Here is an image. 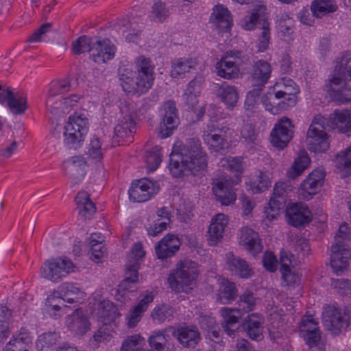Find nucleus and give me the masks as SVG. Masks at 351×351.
<instances>
[{
  "mask_svg": "<svg viewBox=\"0 0 351 351\" xmlns=\"http://www.w3.org/2000/svg\"><path fill=\"white\" fill-rule=\"evenodd\" d=\"M293 128L289 118L284 117L279 119L270 134L272 145L280 149L286 147L293 138Z\"/></svg>",
  "mask_w": 351,
  "mask_h": 351,
  "instance_id": "15",
  "label": "nucleus"
},
{
  "mask_svg": "<svg viewBox=\"0 0 351 351\" xmlns=\"http://www.w3.org/2000/svg\"><path fill=\"white\" fill-rule=\"evenodd\" d=\"M245 184L248 191L256 194L268 190L271 181L269 173L258 170L253 176L247 178Z\"/></svg>",
  "mask_w": 351,
  "mask_h": 351,
  "instance_id": "38",
  "label": "nucleus"
},
{
  "mask_svg": "<svg viewBox=\"0 0 351 351\" xmlns=\"http://www.w3.org/2000/svg\"><path fill=\"white\" fill-rule=\"evenodd\" d=\"M209 23L219 29L230 31L233 25L232 14L227 7L218 3L212 9Z\"/></svg>",
  "mask_w": 351,
  "mask_h": 351,
  "instance_id": "23",
  "label": "nucleus"
},
{
  "mask_svg": "<svg viewBox=\"0 0 351 351\" xmlns=\"http://www.w3.org/2000/svg\"><path fill=\"white\" fill-rule=\"evenodd\" d=\"M350 315L346 310L335 305H328L324 308L323 322L328 330L338 335L346 330L350 324Z\"/></svg>",
  "mask_w": 351,
  "mask_h": 351,
  "instance_id": "11",
  "label": "nucleus"
},
{
  "mask_svg": "<svg viewBox=\"0 0 351 351\" xmlns=\"http://www.w3.org/2000/svg\"><path fill=\"white\" fill-rule=\"evenodd\" d=\"M318 322L311 315H304L299 326L300 335H306L307 332L315 331L318 329Z\"/></svg>",
  "mask_w": 351,
  "mask_h": 351,
  "instance_id": "63",
  "label": "nucleus"
},
{
  "mask_svg": "<svg viewBox=\"0 0 351 351\" xmlns=\"http://www.w3.org/2000/svg\"><path fill=\"white\" fill-rule=\"evenodd\" d=\"M228 265L232 271L243 278H248L252 276V269L245 260L234 257L232 253L228 254Z\"/></svg>",
  "mask_w": 351,
  "mask_h": 351,
  "instance_id": "46",
  "label": "nucleus"
},
{
  "mask_svg": "<svg viewBox=\"0 0 351 351\" xmlns=\"http://www.w3.org/2000/svg\"><path fill=\"white\" fill-rule=\"evenodd\" d=\"M137 72L125 70L120 74L121 86L128 94L141 95L147 93L153 86L154 81V64L149 58L140 56L135 59Z\"/></svg>",
  "mask_w": 351,
  "mask_h": 351,
  "instance_id": "3",
  "label": "nucleus"
},
{
  "mask_svg": "<svg viewBox=\"0 0 351 351\" xmlns=\"http://www.w3.org/2000/svg\"><path fill=\"white\" fill-rule=\"evenodd\" d=\"M145 345V338L139 334H134L123 340L120 351H152L144 349Z\"/></svg>",
  "mask_w": 351,
  "mask_h": 351,
  "instance_id": "51",
  "label": "nucleus"
},
{
  "mask_svg": "<svg viewBox=\"0 0 351 351\" xmlns=\"http://www.w3.org/2000/svg\"><path fill=\"white\" fill-rule=\"evenodd\" d=\"M310 161L307 153L305 151L301 152L295 159L291 169L288 171V177L294 179L300 176L308 168Z\"/></svg>",
  "mask_w": 351,
  "mask_h": 351,
  "instance_id": "49",
  "label": "nucleus"
},
{
  "mask_svg": "<svg viewBox=\"0 0 351 351\" xmlns=\"http://www.w3.org/2000/svg\"><path fill=\"white\" fill-rule=\"evenodd\" d=\"M165 330H156L148 338V343L149 346L157 350L161 351L164 349V346L166 342Z\"/></svg>",
  "mask_w": 351,
  "mask_h": 351,
  "instance_id": "62",
  "label": "nucleus"
},
{
  "mask_svg": "<svg viewBox=\"0 0 351 351\" xmlns=\"http://www.w3.org/2000/svg\"><path fill=\"white\" fill-rule=\"evenodd\" d=\"M208 156L200 140L188 139L178 152L173 149L170 155L169 171L175 178L190 174L197 175L206 171Z\"/></svg>",
  "mask_w": 351,
  "mask_h": 351,
  "instance_id": "1",
  "label": "nucleus"
},
{
  "mask_svg": "<svg viewBox=\"0 0 351 351\" xmlns=\"http://www.w3.org/2000/svg\"><path fill=\"white\" fill-rule=\"evenodd\" d=\"M75 265L66 257L51 258L43 263L40 268L42 278L51 282H58L74 271Z\"/></svg>",
  "mask_w": 351,
  "mask_h": 351,
  "instance_id": "10",
  "label": "nucleus"
},
{
  "mask_svg": "<svg viewBox=\"0 0 351 351\" xmlns=\"http://www.w3.org/2000/svg\"><path fill=\"white\" fill-rule=\"evenodd\" d=\"M95 43V38L87 36H82L77 38L72 43L71 50L74 54H81L84 52H89L90 55V49Z\"/></svg>",
  "mask_w": 351,
  "mask_h": 351,
  "instance_id": "56",
  "label": "nucleus"
},
{
  "mask_svg": "<svg viewBox=\"0 0 351 351\" xmlns=\"http://www.w3.org/2000/svg\"><path fill=\"white\" fill-rule=\"evenodd\" d=\"M179 343L184 347H194L197 344L200 334L197 328L195 326H182L173 332Z\"/></svg>",
  "mask_w": 351,
  "mask_h": 351,
  "instance_id": "34",
  "label": "nucleus"
},
{
  "mask_svg": "<svg viewBox=\"0 0 351 351\" xmlns=\"http://www.w3.org/2000/svg\"><path fill=\"white\" fill-rule=\"evenodd\" d=\"M266 6L262 2H254L250 14L243 16L239 22L242 29L247 31L252 30L258 21L264 16Z\"/></svg>",
  "mask_w": 351,
  "mask_h": 351,
  "instance_id": "40",
  "label": "nucleus"
},
{
  "mask_svg": "<svg viewBox=\"0 0 351 351\" xmlns=\"http://www.w3.org/2000/svg\"><path fill=\"white\" fill-rule=\"evenodd\" d=\"M63 166L66 174L73 184H77L84 179L87 169L86 161L84 157L81 156L70 157L64 162Z\"/></svg>",
  "mask_w": 351,
  "mask_h": 351,
  "instance_id": "20",
  "label": "nucleus"
},
{
  "mask_svg": "<svg viewBox=\"0 0 351 351\" xmlns=\"http://www.w3.org/2000/svg\"><path fill=\"white\" fill-rule=\"evenodd\" d=\"M336 167L339 171L351 173V146L339 152L335 158Z\"/></svg>",
  "mask_w": 351,
  "mask_h": 351,
  "instance_id": "60",
  "label": "nucleus"
},
{
  "mask_svg": "<svg viewBox=\"0 0 351 351\" xmlns=\"http://www.w3.org/2000/svg\"><path fill=\"white\" fill-rule=\"evenodd\" d=\"M247 59L241 51H228L216 63V73L220 77L228 80L238 78L240 75L239 64L245 62Z\"/></svg>",
  "mask_w": 351,
  "mask_h": 351,
  "instance_id": "9",
  "label": "nucleus"
},
{
  "mask_svg": "<svg viewBox=\"0 0 351 351\" xmlns=\"http://www.w3.org/2000/svg\"><path fill=\"white\" fill-rule=\"evenodd\" d=\"M238 239L239 245L253 256L262 251L263 245L258 234L249 227L241 228Z\"/></svg>",
  "mask_w": 351,
  "mask_h": 351,
  "instance_id": "21",
  "label": "nucleus"
},
{
  "mask_svg": "<svg viewBox=\"0 0 351 351\" xmlns=\"http://www.w3.org/2000/svg\"><path fill=\"white\" fill-rule=\"evenodd\" d=\"M216 97L228 110H233L237 105L239 94L237 88L226 82L217 84L215 86Z\"/></svg>",
  "mask_w": 351,
  "mask_h": 351,
  "instance_id": "24",
  "label": "nucleus"
},
{
  "mask_svg": "<svg viewBox=\"0 0 351 351\" xmlns=\"http://www.w3.org/2000/svg\"><path fill=\"white\" fill-rule=\"evenodd\" d=\"M232 133L233 130L228 126L211 122L204 129L202 139L211 152H219L230 147L228 138Z\"/></svg>",
  "mask_w": 351,
  "mask_h": 351,
  "instance_id": "7",
  "label": "nucleus"
},
{
  "mask_svg": "<svg viewBox=\"0 0 351 351\" xmlns=\"http://www.w3.org/2000/svg\"><path fill=\"white\" fill-rule=\"evenodd\" d=\"M325 90L335 101H351V53L337 58L333 71L328 75Z\"/></svg>",
  "mask_w": 351,
  "mask_h": 351,
  "instance_id": "2",
  "label": "nucleus"
},
{
  "mask_svg": "<svg viewBox=\"0 0 351 351\" xmlns=\"http://www.w3.org/2000/svg\"><path fill=\"white\" fill-rule=\"evenodd\" d=\"M198 273V265L195 262L189 260L180 261L169 275V287L176 292L188 293L195 286Z\"/></svg>",
  "mask_w": 351,
  "mask_h": 351,
  "instance_id": "6",
  "label": "nucleus"
},
{
  "mask_svg": "<svg viewBox=\"0 0 351 351\" xmlns=\"http://www.w3.org/2000/svg\"><path fill=\"white\" fill-rule=\"evenodd\" d=\"M8 106L10 111L15 114H23L27 108V97L23 93H12L9 97Z\"/></svg>",
  "mask_w": 351,
  "mask_h": 351,
  "instance_id": "52",
  "label": "nucleus"
},
{
  "mask_svg": "<svg viewBox=\"0 0 351 351\" xmlns=\"http://www.w3.org/2000/svg\"><path fill=\"white\" fill-rule=\"evenodd\" d=\"M104 151V149L102 148V144L99 138L93 136L88 145L87 154L91 159L99 162V165L101 168H103L101 160L103 158Z\"/></svg>",
  "mask_w": 351,
  "mask_h": 351,
  "instance_id": "57",
  "label": "nucleus"
},
{
  "mask_svg": "<svg viewBox=\"0 0 351 351\" xmlns=\"http://www.w3.org/2000/svg\"><path fill=\"white\" fill-rule=\"evenodd\" d=\"M160 113L162 120L160 123L159 134L161 138H165L170 136L178 125L179 119L175 102H165Z\"/></svg>",
  "mask_w": 351,
  "mask_h": 351,
  "instance_id": "13",
  "label": "nucleus"
},
{
  "mask_svg": "<svg viewBox=\"0 0 351 351\" xmlns=\"http://www.w3.org/2000/svg\"><path fill=\"white\" fill-rule=\"evenodd\" d=\"M337 8L335 0H314L311 6L313 16L317 18L335 12Z\"/></svg>",
  "mask_w": 351,
  "mask_h": 351,
  "instance_id": "47",
  "label": "nucleus"
},
{
  "mask_svg": "<svg viewBox=\"0 0 351 351\" xmlns=\"http://www.w3.org/2000/svg\"><path fill=\"white\" fill-rule=\"evenodd\" d=\"M289 223L295 227H299L308 223L313 215L308 206L303 203L291 205L287 210Z\"/></svg>",
  "mask_w": 351,
  "mask_h": 351,
  "instance_id": "27",
  "label": "nucleus"
},
{
  "mask_svg": "<svg viewBox=\"0 0 351 351\" xmlns=\"http://www.w3.org/2000/svg\"><path fill=\"white\" fill-rule=\"evenodd\" d=\"M99 322H119L121 317L118 308L108 300H104L98 304L96 313Z\"/></svg>",
  "mask_w": 351,
  "mask_h": 351,
  "instance_id": "33",
  "label": "nucleus"
},
{
  "mask_svg": "<svg viewBox=\"0 0 351 351\" xmlns=\"http://www.w3.org/2000/svg\"><path fill=\"white\" fill-rule=\"evenodd\" d=\"M271 74V64L266 60H259L254 63L251 70L252 83L265 87Z\"/></svg>",
  "mask_w": 351,
  "mask_h": 351,
  "instance_id": "36",
  "label": "nucleus"
},
{
  "mask_svg": "<svg viewBox=\"0 0 351 351\" xmlns=\"http://www.w3.org/2000/svg\"><path fill=\"white\" fill-rule=\"evenodd\" d=\"M202 77H195L189 82L183 95L184 100L189 106V108H191L194 112L197 110L196 106L198 103L197 97L199 96L202 90Z\"/></svg>",
  "mask_w": 351,
  "mask_h": 351,
  "instance_id": "41",
  "label": "nucleus"
},
{
  "mask_svg": "<svg viewBox=\"0 0 351 351\" xmlns=\"http://www.w3.org/2000/svg\"><path fill=\"white\" fill-rule=\"evenodd\" d=\"M88 129V119L85 115L77 113L71 115L64 127V130L76 134H80L82 137H85Z\"/></svg>",
  "mask_w": 351,
  "mask_h": 351,
  "instance_id": "39",
  "label": "nucleus"
},
{
  "mask_svg": "<svg viewBox=\"0 0 351 351\" xmlns=\"http://www.w3.org/2000/svg\"><path fill=\"white\" fill-rule=\"evenodd\" d=\"M273 90L277 91L283 98L293 99L294 106L295 105V95L299 93L300 90L293 80L290 78L282 77L276 82Z\"/></svg>",
  "mask_w": 351,
  "mask_h": 351,
  "instance_id": "42",
  "label": "nucleus"
},
{
  "mask_svg": "<svg viewBox=\"0 0 351 351\" xmlns=\"http://www.w3.org/2000/svg\"><path fill=\"white\" fill-rule=\"evenodd\" d=\"M326 172L322 168L313 170L300 184L298 195L300 199L309 200L322 189Z\"/></svg>",
  "mask_w": 351,
  "mask_h": 351,
  "instance_id": "12",
  "label": "nucleus"
},
{
  "mask_svg": "<svg viewBox=\"0 0 351 351\" xmlns=\"http://www.w3.org/2000/svg\"><path fill=\"white\" fill-rule=\"evenodd\" d=\"M235 297L236 289L234 284L227 279H222L219 282L217 300L221 304H227L233 301Z\"/></svg>",
  "mask_w": 351,
  "mask_h": 351,
  "instance_id": "48",
  "label": "nucleus"
},
{
  "mask_svg": "<svg viewBox=\"0 0 351 351\" xmlns=\"http://www.w3.org/2000/svg\"><path fill=\"white\" fill-rule=\"evenodd\" d=\"M116 29L125 36V39L129 43H138L139 35L136 27H132L131 22L127 19L119 20L115 24Z\"/></svg>",
  "mask_w": 351,
  "mask_h": 351,
  "instance_id": "50",
  "label": "nucleus"
},
{
  "mask_svg": "<svg viewBox=\"0 0 351 351\" xmlns=\"http://www.w3.org/2000/svg\"><path fill=\"white\" fill-rule=\"evenodd\" d=\"M141 296L142 298L130 309L125 315V323L128 328H135L141 321L144 313L153 302L155 293L152 291H145L141 293Z\"/></svg>",
  "mask_w": 351,
  "mask_h": 351,
  "instance_id": "17",
  "label": "nucleus"
},
{
  "mask_svg": "<svg viewBox=\"0 0 351 351\" xmlns=\"http://www.w3.org/2000/svg\"><path fill=\"white\" fill-rule=\"evenodd\" d=\"M223 321L221 323L224 332L230 337L236 336L237 324L243 314L237 308L223 307L221 310Z\"/></svg>",
  "mask_w": 351,
  "mask_h": 351,
  "instance_id": "32",
  "label": "nucleus"
},
{
  "mask_svg": "<svg viewBox=\"0 0 351 351\" xmlns=\"http://www.w3.org/2000/svg\"><path fill=\"white\" fill-rule=\"evenodd\" d=\"M128 108H121L123 116L118 120L114 128V138L119 141H130L136 132V123L135 121L136 112L134 110L128 112Z\"/></svg>",
  "mask_w": 351,
  "mask_h": 351,
  "instance_id": "14",
  "label": "nucleus"
},
{
  "mask_svg": "<svg viewBox=\"0 0 351 351\" xmlns=\"http://www.w3.org/2000/svg\"><path fill=\"white\" fill-rule=\"evenodd\" d=\"M326 119L320 114L315 115L306 132L308 149L313 152H324L329 147L326 131Z\"/></svg>",
  "mask_w": 351,
  "mask_h": 351,
  "instance_id": "8",
  "label": "nucleus"
},
{
  "mask_svg": "<svg viewBox=\"0 0 351 351\" xmlns=\"http://www.w3.org/2000/svg\"><path fill=\"white\" fill-rule=\"evenodd\" d=\"M171 221V214L167 208L163 207L158 210L156 214L149 217L145 224L147 234L156 237L167 229Z\"/></svg>",
  "mask_w": 351,
  "mask_h": 351,
  "instance_id": "19",
  "label": "nucleus"
},
{
  "mask_svg": "<svg viewBox=\"0 0 351 351\" xmlns=\"http://www.w3.org/2000/svg\"><path fill=\"white\" fill-rule=\"evenodd\" d=\"M261 103L266 110L273 114H278L282 111L294 106L293 99H285L274 90H269L261 97Z\"/></svg>",
  "mask_w": 351,
  "mask_h": 351,
  "instance_id": "18",
  "label": "nucleus"
},
{
  "mask_svg": "<svg viewBox=\"0 0 351 351\" xmlns=\"http://www.w3.org/2000/svg\"><path fill=\"white\" fill-rule=\"evenodd\" d=\"M63 136L64 145L69 149H75L80 147L84 141V137L81 136L80 134H76L66 130H64Z\"/></svg>",
  "mask_w": 351,
  "mask_h": 351,
  "instance_id": "64",
  "label": "nucleus"
},
{
  "mask_svg": "<svg viewBox=\"0 0 351 351\" xmlns=\"http://www.w3.org/2000/svg\"><path fill=\"white\" fill-rule=\"evenodd\" d=\"M115 47L108 39L96 40L90 49V58L98 64L104 63L113 58Z\"/></svg>",
  "mask_w": 351,
  "mask_h": 351,
  "instance_id": "26",
  "label": "nucleus"
},
{
  "mask_svg": "<svg viewBox=\"0 0 351 351\" xmlns=\"http://www.w3.org/2000/svg\"><path fill=\"white\" fill-rule=\"evenodd\" d=\"M329 125L332 129L349 136L351 133V112L348 110H335L330 116Z\"/></svg>",
  "mask_w": 351,
  "mask_h": 351,
  "instance_id": "31",
  "label": "nucleus"
},
{
  "mask_svg": "<svg viewBox=\"0 0 351 351\" xmlns=\"http://www.w3.org/2000/svg\"><path fill=\"white\" fill-rule=\"evenodd\" d=\"M181 242L178 236L167 234L158 243L155 250L158 258L171 257L180 249Z\"/></svg>",
  "mask_w": 351,
  "mask_h": 351,
  "instance_id": "30",
  "label": "nucleus"
},
{
  "mask_svg": "<svg viewBox=\"0 0 351 351\" xmlns=\"http://www.w3.org/2000/svg\"><path fill=\"white\" fill-rule=\"evenodd\" d=\"M70 83L66 80L53 82L51 84L45 101L47 108L54 114L68 113L77 105L82 96L72 94L62 97V95L69 91Z\"/></svg>",
  "mask_w": 351,
  "mask_h": 351,
  "instance_id": "5",
  "label": "nucleus"
},
{
  "mask_svg": "<svg viewBox=\"0 0 351 351\" xmlns=\"http://www.w3.org/2000/svg\"><path fill=\"white\" fill-rule=\"evenodd\" d=\"M261 30L256 47L258 52H263L268 49L271 38L269 23L267 21L263 22Z\"/></svg>",
  "mask_w": 351,
  "mask_h": 351,
  "instance_id": "59",
  "label": "nucleus"
},
{
  "mask_svg": "<svg viewBox=\"0 0 351 351\" xmlns=\"http://www.w3.org/2000/svg\"><path fill=\"white\" fill-rule=\"evenodd\" d=\"M161 149L158 146L154 147L147 151L144 156V161L147 165L148 172H153L157 169L162 161Z\"/></svg>",
  "mask_w": 351,
  "mask_h": 351,
  "instance_id": "54",
  "label": "nucleus"
},
{
  "mask_svg": "<svg viewBox=\"0 0 351 351\" xmlns=\"http://www.w3.org/2000/svg\"><path fill=\"white\" fill-rule=\"evenodd\" d=\"M75 200L79 215L84 219H90L95 213L96 207L86 191H80Z\"/></svg>",
  "mask_w": 351,
  "mask_h": 351,
  "instance_id": "43",
  "label": "nucleus"
},
{
  "mask_svg": "<svg viewBox=\"0 0 351 351\" xmlns=\"http://www.w3.org/2000/svg\"><path fill=\"white\" fill-rule=\"evenodd\" d=\"M350 260L351 251L349 247H341L337 245H331L330 264L337 274L346 269Z\"/></svg>",
  "mask_w": 351,
  "mask_h": 351,
  "instance_id": "28",
  "label": "nucleus"
},
{
  "mask_svg": "<svg viewBox=\"0 0 351 351\" xmlns=\"http://www.w3.org/2000/svg\"><path fill=\"white\" fill-rule=\"evenodd\" d=\"M101 325L93 335V343L98 346L101 343L109 341L114 337L119 328V322H100Z\"/></svg>",
  "mask_w": 351,
  "mask_h": 351,
  "instance_id": "44",
  "label": "nucleus"
},
{
  "mask_svg": "<svg viewBox=\"0 0 351 351\" xmlns=\"http://www.w3.org/2000/svg\"><path fill=\"white\" fill-rule=\"evenodd\" d=\"M169 15L170 12L166 5L160 1H156L152 7L149 18L152 22L161 23L165 22Z\"/></svg>",
  "mask_w": 351,
  "mask_h": 351,
  "instance_id": "53",
  "label": "nucleus"
},
{
  "mask_svg": "<svg viewBox=\"0 0 351 351\" xmlns=\"http://www.w3.org/2000/svg\"><path fill=\"white\" fill-rule=\"evenodd\" d=\"M195 60L189 58H180L175 60L171 64V76L175 78H182L186 73L195 69Z\"/></svg>",
  "mask_w": 351,
  "mask_h": 351,
  "instance_id": "45",
  "label": "nucleus"
},
{
  "mask_svg": "<svg viewBox=\"0 0 351 351\" xmlns=\"http://www.w3.org/2000/svg\"><path fill=\"white\" fill-rule=\"evenodd\" d=\"M159 187L156 182L144 178L132 184L128 191L130 199L134 202H144L158 193Z\"/></svg>",
  "mask_w": 351,
  "mask_h": 351,
  "instance_id": "16",
  "label": "nucleus"
},
{
  "mask_svg": "<svg viewBox=\"0 0 351 351\" xmlns=\"http://www.w3.org/2000/svg\"><path fill=\"white\" fill-rule=\"evenodd\" d=\"M133 268L125 267V278L119 285L117 293L115 295L116 300L125 303L130 300L128 293L136 290L135 284L138 280V271L136 265H132Z\"/></svg>",
  "mask_w": 351,
  "mask_h": 351,
  "instance_id": "22",
  "label": "nucleus"
},
{
  "mask_svg": "<svg viewBox=\"0 0 351 351\" xmlns=\"http://www.w3.org/2000/svg\"><path fill=\"white\" fill-rule=\"evenodd\" d=\"M145 254V252L143 249L142 244L141 243H134L131 249L130 254L128 256V261L125 267L132 269L133 268L132 265H136L137 271H138L140 261L144 257Z\"/></svg>",
  "mask_w": 351,
  "mask_h": 351,
  "instance_id": "58",
  "label": "nucleus"
},
{
  "mask_svg": "<svg viewBox=\"0 0 351 351\" xmlns=\"http://www.w3.org/2000/svg\"><path fill=\"white\" fill-rule=\"evenodd\" d=\"M66 325L73 334L83 335L90 329V324L86 315L77 309L66 317Z\"/></svg>",
  "mask_w": 351,
  "mask_h": 351,
  "instance_id": "29",
  "label": "nucleus"
},
{
  "mask_svg": "<svg viewBox=\"0 0 351 351\" xmlns=\"http://www.w3.org/2000/svg\"><path fill=\"white\" fill-rule=\"evenodd\" d=\"M57 290L64 302L69 304L79 303L84 299V292L73 282H64Z\"/></svg>",
  "mask_w": 351,
  "mask_h": 351,
  "instance_id": "35",
  "label": "nucleus"
},
{
  "mask_svg": "<svg viewBox=\"0 0 351 351\" xmlns=\"http://www.w3.org/2000/svg\"><path fill=\"white\" fill-rule=\"evenodd\" d=\"M173 308L166 304H157L151 313L152 319L158 323H163L166 320H169L173 317Z\"/></svg>",
  "mask_w": 351,
  "mask_h": 351,
  "instance_id": "55",
  "label": "nucleus"
},
{
  "mask_svg": "<svg viewBox=\"0 0 351 351\" xmlns=\"http://www.w3.org/2000/svg\"><path fill=\"white\" fill-rule=\"evenodd\" d=\"M10 311L8 307L0 305V337L6 339L10 333Z\"/></svg>",
  "mask_w": 351,
  "mask_h": 351,
  "instance_id": "61",
  "label": "nucleus"
},
{
  "mask_svg": "<svg viewBox=\"0 0 351 351\" xmlns=\"http://www.w3.org/2000/svg\"><path fill=\"white\" fill-rule=\"evenodd\" d=\"M229 219L223 213H218L211 219L208 227V243L210 245H216L223 239Z\"/></svg>",
  "mask_w": 351,
  "mask_h": 351,
  "instance_id": "25",
  "label": "nucleus"
},
{
  "mask_svg": "<svg viewBox=\"0 0 351 351\" xmlns=\"http://www.w3.org/2000/svg\"><path fill=\"white\" fill-rule=\"evenodd\" d=\"M219 166L234 173L236 180H232L228 176H221L213 180V191L217 199L223 206L233 204L236 200V193L233 186L241 181V175L243 171V163L240 157L223 158Z\"/></svg>",
  "mask_w": 351,
  "mask_h": 351,
  "instance_id": "4",
  "label": "nucleus"
},
{
  "mask_svg": "<svg viewBox=\"0 0 351 351\" xmlns=\"http://www.w3.org/2000/svg\"><path fill=\"white\" fill-rule=\"evenodd\" d=\"M263 318L258 314L252 313L247 316L243 326L250 338L259 341L263 339Z\"/></svg>",
  "mask_w": 351,
  "mask_h": 351,
  "instance_id": "37",
  "label": "nucleus"
}]
</instances>
